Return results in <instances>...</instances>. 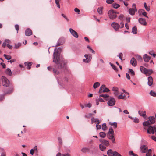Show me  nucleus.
Listing matches in <instances>:
<instances>
[{
	"mask_svg": "<svg viewBox=\"0 0 156 156\" xmlns=\"http://www.w3.org/2000/svg\"><path fill=\"white\" fill-rule=\"evenodd\" d=\"M61 51L60 48H56L53 54V61L58 65V69L63 68L65 65L64 59L60 55Z\"/></svg>",
	"mask_w": 156,
	"mask_h": 156,
	"instance_id": "1",
	"label": "nucleus"
},
{
	"mask_svg": "<svg viewBox=\"0 0 156 156\" xmlns=\"http://www.w3.org/2000/svg\"><path fill=\"white\" fill-rule=\"evenodd\" d=\"M155 122V118L154 116H150L148 117V120L144 122L143 125L144 126H149Z\"/></svg>",
	"mask_w": 156,
	"mask_h": 156,
	"instance_id": "2",
	"label": "nucleus"
},
{
	"mask_svg": "<svg viewBox=\"0 0 156 156\" xmlns=\"http://www.w3.org/2000/svg\"><path fill=\"white\" fill-rule=\"evenodd\" d=\"M108 15L110 19H114L116 18L117 16L116 13L113 10H109L108 12Z\"/></svg>",
	"mask_w": 156,
	"mask_h": 156,
	"instance_id": "3",
	"label": "nucleus"
},
{
	"mask_svg": "<svg viewBox=\"0 0 156 156\" xmlns=\"http://www.w3.org/2000/svg\"><path fill=\"white\" fill-rule=\"evenodd\" d=\"M2 80L3 86L7 87L9 86L10 83L8 79L5 76H2Z\"/></svg>",
	"mask_w": 156,
	"mask_h": 156,
	"instance_id": "4",
	"label": "nucleus"
},
{
	"mask_svg": "<svg viewBox=\"0 0 156 156\" xmlns=\"http://www.w3.org/2000/svg\"><path fill=\"white\" fill-rule=\"evenodd\" d=\"M84 57L86 58L83 60V61L86 63L90 62L92 59V55L91 54H85Z\"/></svg>",
	"mask_w": 156,
	"mask_h": 156,
	"instance_id": "5",
	"label": "nucleus"
},
{
	"mask_svg": "<svg viewBox=\"0 0 156 156\" xmlns=\"http://www.w3.org/2000/svg\"><path fill=\"white\" fill-rule=\"evenodd\" d=\"M115 99L112 97L109 98V100L108 102V105L110 106H112L115 105Z\"/></svg>",
	"mask_w": 156,
	"mask_h": 156,
	"instance_id": "6",
	"label": "nucleus"
},
{
	"mask_svg": "<svg viewBox=\"0 0 156 156\" xmlns=\"http://www.w3.org/2000/svg\"><path fill=\"white\" fill-rule=\"evenodd\" d=\"M140 150L142 153H146L148 150L147 146L145 145H141L140 147Z\"/></svg>",
	"mask_w": 156,
	"mask_h": 156,
	"instance_id": "7",
	"label": "nucleus"
},
{
	"mask_svg": "<svg viewBox=\"0 0 156 156\" xmlns=\"http://www.w3.org/2000/svg\"><path fill=\"white\" fill-rule=\"evenodd\" d=\"M99 141L102 144L106 146H108L109 145V141L105 139H100Z\"/></svg>",
	"mask_w": 156,
	"mask_h": 156,
	"instance_id": "8",
	"label": "nucleus"
},
{
	"mask_svg": "<svg viewBox=\"0 0 156 156\" xmlns=\"http://www.w3.org/2000/svg\"><path fill=\"white\" fill-rule=\"evenodd\" d=\"M112 27L116 31L118 30L120 27L119 25L115 22H113L111 24Z\"/></svg>",
	"mask_w": 156,
	"mask_h": 156,
	"instance_id": "9",
	"label": "nucleus"
},
{
	"mask_svg": "<svg viewBox=\"0 0 156 156\" xmlns=\"http://www.w3.org/2000/svg\"><path fill=\"white\" fill-rule=\"evenodd\" d=\"M138 113L140 115L142 116L144 118H146V112L145 111L139 110L138 112Z\"/></svg>",
	"mask_w": 156,
	"mask_h": 156,
	"instance_id": "10",
	"label": "nucleus"
},
{
	"mask_svg": "<svg viewBox=\"0 0 156 156\" xmlns=\"http://www.w3.org/2000/svg\"><path fill=\"white\" fill-rule=\"evenodd\" d=\"M69 31L72 35L76 38H78V33L71 28L69 29Z\"/></svg>",
	"mask_w": 156,
	"mask_h": 156,
	"instance_id": "11",
	"label": "nucleus"
},
{
	"mask_svg": "<svg viewBox=\"0 0 156 156\" xmlns=\"http://www.w3.org/2000/svg\"><path fill=\"white\" fill-rule=\"evenodd\" d=\"M137 11L136 8H130L129 10V13L132 15L135 14V12Z\"/></svg>",
	"mask_w": 156,
	"mask_h": 156,
	"instance_id": "12",
	"label": "nucleus"
},
{
	"mask_svg": "<svg viewBox=\"0 0 156 156\" xmlns=\"http://www.w3.org/2000/svg\"><path fill=\"white\" fill-rule=\"evenodd\" d=\"M130 63L133 66H136L137 65V61L134 58H132L130 60Z\"/></svg>",
	"mask_w": 156,
	"mask_h": 156,
	"instance_id": "13",
	"label": "nucleus"
},
{
	"mask_svg": "<svg viewBox=\"0 0 156 156\" xmlns=\"http://www.w3.org/2000/svg\"><path fill=\"white\" fill-rule=\"evenodd\" d=\"M148 84L149 86H151L153 83V79L151 76H149L148 78Z\"/></svg>",
	"mask_w": 156,
	"mask_h": 156,
	"instance_id": "14",
	"label": "nucleus"
},
{
	"mask_svg": "<svg viewBox=\"0 0 156 156\" xmlns=\"http://www.w3.org/2000/svg\"><path fill=\"white\" fill-rule=\"evenodd\" d=\"M25 34L26 36H29L32 35V32L30 29H27L25 31Z\"/></svg>",
	"mask_w": 156,
	"mask_h": 156,
	"instance_id": "15",
	"label": "nucleus"
},
{
	"mask_svg": "<svg viewBox=\"0 0 156 156\" xmlns=\"http://www.w3.org/2000/svg\"><path fill=\"white\" fill-rule=\"evenodd\" d=\"M143 58L146 62H148L151 59V57L148 56L147 54H145L143 56Z\"/></svg>",
	"mask_w": 156,
	"mask_h": 156,
	"instance_id": "16",
	"label": "nucleus"
},
{
	"mask_svg": "<svg viewBox=\"0 0 156 156\" xmlns=\"http://www.w3.org/2000/svg\"><path fill=\"white\" fill-rule=\"evenodd\" d=\"M32 64V62H26L25 63V66H26V67L28 69H30L31 68V66Z\"/></svg>",
	"mask_w": 156,
	"mask_h": 156,
	"instance_id": "17",
	"label": "nucleus"
},
{
	"mask_svg": "<svg viewBox=\"0 0 156 156\" xmlns=\"http://www.w3.org/2000/svg\"><path fill=\"white\" fill-rule=\"evenodd\" d=\"M132 33L134 34L137 33V29L136 26H134L132 29Z\"/></svg>",
	"mask_w": 156,
	"mask_h": 156,
	"instance_id": "18",
	"label": "nucleus"
},
{
	"mask_svg": "<svg viewBox=\"0 0 156 156\" xmlns=\"http://www.w3.org/2000/svg\"><path fill=\"white\" fill-rule=\"evenodd\" d=\"M14 87L12 86L9 88V90L6 92H4L5 94H10L12 93L13 91Z\"/></svg>",
	"mask_w": 156,
	"mask_h": 156,
	"instance_id": "19",
	"label": "nucleus"
},
{
	"mask_svg": "<svg viewBox=\"0 0 156 156\" xmlns=\"http://www.w3.org/2000/svg\"><path fill=\"white\" fill-rule=\"evenodd\" d=\"M152 72L153 71L151 69H147L144 74H146V76H149L152 73Z\"/></svg>",
	"mask_w": 156,
	"mask_h": 156,
	"instance_id": "20",
	"label": "nucleus"
},
{
	"mask_svg": "<svg viewBox=\"0 0 156 156\" xmlns=\"http://www.w3.org/2000/svg\"><path fill=\"white\" fill-rule=\"evenodd\" d=\"M123 94L122 93L120 95L118 96V99L126 100V96L125 94L124 95H122Z\"/></svg>",
	"mask_w": 156,
	"mask_h": 156,
	"instance_id": "21",
	"label": "nucleus"
},
{
	"mask_svg": "<svg viewBox=\"0 0 156 156\" xmlns=\"http://www.w3.org/2000/svg\"><path fill=\"white\" fill-rule=\"evenodd\" d=\"M103 10V7L102 6L99 7L97 9V11L99 14H102Z\"/></svg>",
	"mask_w": 156,
	"mask_h": 156,
	"instance_id": "22",
	"label": "nucleus"
},
{
	"mask_svg": "<svg viewBox=\"0 0 156 156\" xmlns=\"http://www.w3.org/2000/svg\"><path fill=\"white\" fill-rule=\"evenodd\" d=\"M140 23L142 25L146 26L147 24V22L146 20H138Z\"/></svg>",
	"mask_w": 156,
	"mask_h": 156,
	"instance_id": "23",
	"label": "nucleus"
},
{
	"mask_svg": "<svg viewBox=\"0 0 156 156\" xmlns=\"http://www.w3.org/2000/svg\"><path fill=\"white\" fill-rule=\"evenodd\" d=\"M90 149L88 148L84 147L82 149L81 151L83 153L88 152L90 151Z\"/></svg>",
	"mask_w": 156,
	"mask_h": 156,
	"instance_id": "24",
	"label": "nucleus"
},
{
	"mask_svg": "<svg viewBox=\"0 0 156 156\" xmlns=\"http://www.w3.org/2000/svg\"><path fill=\"white\" fill-rule=\"evenodd\" d=\"M6 73L10 76L12 75V72L11 70L9 68H8L6 69Z\"/></svg>",
	"mask_w": 156,
	"mask_h": 156,
	"instance_id": "25",
	"label": "nucleus"
},
{
	"mask_svg": "<svg viewBox=\"0 0 156 156\" xmlns=\"http://www.w3.org/2000/svg\"><path fill=\"white\" fill-rule=\"evenodd\" d=\"M139 12H142V14L145 16V17H146L147 18H148V17L147 16V14L144 11V10L142 9H140L139 10Z\"/></svg>",
	"mask_w": 156,
	"mask_h": 156,
	"instance_id": "26",
	"label": "nucleus"
},
{
	"mask_svg": "<svg viewBox=\"0 0 156 156\" xmlns=\"http://www.w3.org/2000/svg\"><path fill=\"white\" fill-rule=\"evenodd\" d=\"M99 147L100 150L102 151H104L106 148V147L102 144H100Z\"/></svg>",
	"mask_w": 156,
	"mask_h": 156,
	"instance_id": "27",
	"label": "nucleus"
},
{
	"mask_svg": "<svg viewBox=\"0 0 156 156\" xmlns=\"http://www.w3.org/2000/svg\"><path fill=\"white\" fill-rule=\"evenodd\" d=\"M9 41L8 39H6L5 40V42L3 43L2 45V46L3 47H5L6 45L7 44L9 43Z\"/></svg>",
	"mask_w": 156,
	"mask_h": 156,
	"instance_id": "28",
	"label": "nucleus"
},
{
	"mask_svg": "<svg viewBox=\"0 0 156 156\" xmlns=\"http://www.w3.org/2000/svg\"><path fill=\"white\" fill-rule=\"evenodd\" d=\"M140 69L141 72L144 74L147 69L145 68L143 66H141L140 67Z\"/></svg>",
	"mask_w": 156,
	"mask_h": 156,
	"instance_id": "29",
	"label": "nucleus"
},
{
	"mask_svg": "<svg viewBox=\"0 0 156 156\" xmlns=\"http://www.w3.org/2000/svg\"><path fill=\"white\" fill-rule=\"evenodd\" d=\"M112 7L115 9H117L120 7V5L117 3H114L112 4Z\"/></svg>",
	"mask_w": 156,
	"mask_h": 156,
	"instance_id": "30",
	"label": "nucleus"
},
{
	"mask_svg": "<svg viewBox=\"0 0 156 156\" xmlns=\"http://www.w3.org/2000/svg\"><path fill=\"white\" fill-rule=\"evenodd\" d=\"M105 87V85H103L100 87L98 92L99 93L101 94L102 93V91L104 89Z\"/></svg>",
	"mask_w": 156,
	"mask_h": 156,
	"instance_id": "31",
	"label": "nucleus"
},
{
	"mask_svg": "<svg viewBox=\"0 0 156 156\" xmlns=\"http://www.w3.org/2000/svg\"><path fill=\"white\" fill-rule=\"evenodd\" d=\"M99 135L100 137L104 138L105 137L106 134L105 132H101L99 133Z\"/></svg>",
	"mask_w": 156,
	"mask_h": 156,
	"instance_id": "32",
	"label": "nucleus"
},
{
	"mask_svg": "<svg viewBox=\"0 0 156 156\" xmlns=\"http://www.w3.org/2000/svg\"><path fill=\"white\" fill-rule=\"evenodd\" d=\"M100 85V83L98 82H95L93 85V87L94 89H96Z\"/></svg>",
	"mask_w": 156,
	"mask_h": 156,
	"instance_id": "33",
	"label": "nucleus"
},
{
	"mask_svg": "<svg viewBox=\"0 0 156 156\" xmlns=\"http://www.w3.org/2000/svg\"><path fill=\"white\" fill-rule=\"evenodd\" d=\"M53 72L54 73L55 75H58L60 74V72L58 71L57 69H56L55 68H53Z\"/></svg>",
	"mask_w": 156,
	"mask_h": 156,
	"instance_id": "34",
	"label": "nucleus"
},
{
	"mask_svg": "<svg viewBox=\"0 0 156 156\" xmlns=\"http://www.w3.org/2000/svg\"><path fill=\"white\" fill-rule=\"evenodd\" d=\"M102 129L104 131H105L107 129V127L106 123H103L102 125Z\"/></svg>",
	"mask_w": 156,
	"mask_h": 156,
	"instance_id": "35",
	"label": "nucleus"
},
{
	"mask_svg": "<svg viewBox=\"0 0 156 156\" xmlns=\"http://www.w3.org/2000/svg\"><path fill=\"white\" fill-rule=\"evenodd\" d=\"M144 7L146 9V10L147 11H149L150 10V7L149 6H147V5L146 3V2H144Z\"/></svg>",
	"mask_w": 156,
	"mask_h": 156,
	"instance_id": "36",
	"label": "nucleus"
},
{
	"mask_svg": "<svg viewBox=\"0 0 156 156\" xmlns=\"http://www.w3.org/2000/svg\"><path fill=\"white\" fill-rule=\"evenodd\" d=\"M98 119L95 118L94 117H93L91 119V123L93 124V123H96L97 122Z\"/></svg>",
	"mask_w": 156,
	"mask_h": 156,
	"instance_id": "37",
	"label": "nucleus"
},
{
	"mask_svg": "<svg viewBox=\"0 0 156 156\" xmlns=\"http://www.w3.org/2000/svg\"><path fill=\"white\" fill-rule=\"evenodd\" d=\"M113 152L111 149H109L107 152V154L108 156H112V154H113Z\"/></svg>",
	"mask_w": 156,
	"mask_h": 156,
	"instance_id": "38",
	"label": "nucleus"
},
{
	"mask_svg": "<svg viewBox=\"0 0 156 156\" xmlns=\"http://www.w3.org/2000/svg\"><path fill=\"white\" fill-rule=\"evenodd\" d=\"M136 58L138 61L142 62V59L140 55H136Z\"/></svg>",
	"mask_w": 156,
	"mask_h": 156,
	"instance_id": "39",
	"label": "nucleus"
},
{
	"mask_svg": "<svg viewBox=\"0 0 156 156\" xmlns=\"http://www.w3.org/2000/svg\"><path fill=\"white\" fill-rule=\"evenodd\" d=\"M109 124L111 126H113L114 127V128H116L117 127V123L116 122H114V123L110 122Z\"/></svg>",
	"mask_w": 156,
	"mask_h": 156,
	"instance_id": "40",
	"label": "nucleus"
},
{
	"mask_svg": "<svg viewBox=\"0 0 156 156\" xmlns=\"http://www.w3.org/2000/svg\"><path fill=\"white\" fill-rule=\"evenodd\" d=\"M107 136L108 138L109 139H111L114 137H115L114 134L110 135V134H107Z\"/></svg>",
	"mask_w": 156,
	"mask_h": 156,
	"instance_id": "41",
	"label": "nucleus"
},
{
	"mask_svg": "<svg viewBox=\"0 0 156 156\" xmlns=\"http://www.w3.org/2000/svg\"><path fill=\"white\" fill-rule=\"evenodd\" d=\"M108 134H114L113 130L112 128V127H111L109 129V131H108Z\"/></svg>",
	"mask_w": 156,
	"mask_h": 156,
	"instance_id": "42",
	"label": "nucleus"
},
{
	"mask_svg": "<svg viewBox=\"0 0 156 156\" xmlns=\"http://www.w3.org/2000/svg\"><path fill=\"white\" fill-rule=\"evenodd\" d=\"M151 149H149L147 150V152L146 154V156H151Z\"/></svg>",
	"mask_w": 156,
	"mask_h": 156,
	"instance_id": "43",
	"label": "nucleus"
},
{
	"mask_svg": "<svg viewBox=\"0 0 156 156\" xmlns=\"http://www.w3.org/2000/svg\"><path fill=\"white\" fill-rule=\"evenodd\" d=\"M4 56L7 60H9L11 58V56L9 55L4 54Z\"/></svg>",
	"mask_w": 156,
	"mask_h": 156,
	"instance_id": "44",
	"label": "nucleus"
},
{
	"mask_svg": "<svg viewBox=\"0 0 156 156\" xmlns=\"http://www.w3.org/2000/svg\"><path fill=\"white\" fill-rule=\"evenodd\" d=\"M58 141L59 144L60 145H62V138L60 137H58Z\"/></svg>",
	"mask_w": 156,
	"mask_h": 156,
	"instance_id": "45",
	"label": "nucleus"
},
{
	"mask_svg": "<svg viewBox=\"0 0 156 156\" xmlns=\"http://www.w3.org/2000/svg\"><path fill=\"white\" fill-rule=\"evenodd\" d=\"M129 72L131 73V74L132 76H134L135 75L134 72L132 69H130L129 70Z\"/></svg>",
	"mask_w": 156,
	"mask_h": 156,
	"instance_id": "46",
	"label": "nucleus"
},
{
	"mask_svg": "<svg viewBox=\"0 0 156 156\" xmlns=\"http://www.w3.org/2000/svg\"><path fill=\"white\" fill-rule=\"evenodd\" d=\"M113 156H122L121 155L116 151H114L113 153Z\"/></svg>",
	"mask_w": 156,
	"mask_h": 156,
	"instance_id": "47",
	"label": "nucleus"
},
{
	"mask_svg": "<svg viewBox=\"0 0 156 156\" xmlns=\"http://www.w3.org/2000/svg\"><path fill=\"white\" fill-rule=\"evenodd\" d=\"M129 154L130 155H132L133 156H138L137 154H134L133 151H129Z\"/></svg>",
	"mask_w": 156,
	"mask_h": 156,
	"instance_id": "48",
	"label": "nucleus"
},
{
	"mask_svg": "<svg viewBox=\"0 0 156 156\" xmlns=\"http://www.w3.org/2000/svg\"><path fill=\"white\" fill-rule=\"evenodd\" d=\"M133 120L134 123H139V119L136 117L134 118Z\"/></svg>",
	"mask_w": 156,
	"mask_h": 156,
	"instance_id": "49",
	"label": "nucleus"
},
{
	"mask_svg": "<svg viewBox=\"0 0 156 156\" xmlns=\"http://www.w3.org/2000/svg\"><path fill=\"white\" fill-rule=\"evenodd\" d=\"M150 94L151 96H154V97L156 96V93L154 92H153L152 90H151L150 91Z\"/></svg>",
	"mask_w": 156,
	"mask_h": 156,
	"instance_id": "50",
	"label": "nucleus"
},
{
	"mask_svg": "<svg viewBox=\"0 0 156 156\" xmlns=\"http://www.w3.org/2000/svg\"><path fill=\"white\" fill-rule=\"evenodd\" d=\"M110 64L111 65L112 68L115 71H117V69L116 66L114 65L113 64L110 62Z\"/></svg>",
	"mask_w": 156,
	"mask_h": 156,
	"instance_id": "51",
	"label": "nucleus"
},
{
	"mask_svg": "<svg viewBox=\"0 0 156 156\" xmlns=\"http://www.w3.org/2000/svg\"><path fill=\"white\" fill-rule=\"evenodd\" d=\"M100 97H102L104 98L108 97H109V95L108 94H102L100 95Z\"/></svg>",
	"mask_w": 156,
	"mask_h": 156,
	"instance_id": "52",
	"label": "nucleus"
},
{
	"mask_svg": "<svg viewBox=\"0 0 156 156\" xmlns=\"http://www.w3.org/2000/svg\"><path fill=\"white\" fill-rule=\"evenodd\" d=\"M109 91V89L106 87H105L104 89L102 91V93L103 92H107Z\"/></svg>",
	"mask_w": 156,
	"mask_h": 156,
	"instance_id": "53",
	"label": "nucleus"
},
{
	"mask_svg": "<svg viewBox=\"0 0 156 156\" xmlns=\"http://www.w3.org/2000/svg\"><path fill=\"white\" fill-rule=\"evenodd\" d=\"M117 56L120 58V59L122 61L123 54L122 53H120Z\"/></svg>",
	"mask_w": 156,
	"mask_h": 156,
	"instance_id": "54",
	"label": "nucleus"
},
{
	"mask_svg": "<svg viewBox=\"0 0 156 156\" xmlns=\"http://www.w3.org/2000/svg\"><path fill=\"white\" fill-rule=\"evenodd\" d=\"M1 151V156H6V153L5 151L3 149H2Z\"/></svg>",
	"mask_w": 156,
	"mask_h": 156,
	"instance_id": "55",
	"label": "nucleus"
},
{
	"mask_svg": "<svg viewBox=\"0 0 156 156\" xmlns=\"http://www.w3.org/2000/svg\"><path fill=\"white\" fill-rule=\"evenodd\" d=\"M21 46V43H19L15 44V47L17 49L20 47Z\"/></svg>",
	"mask_w": 156,
	"mask_h": 156,
	"instance_id": "56",
	"label": "nucleus"
},
{
	"mask_svg": "<svg viewBox=\"0 0 156 156\" xmlns=\"http://www.w3.org/2000/svg\"><path fill=\"white\" fill-rule=\"evenodd\" d=\"M114 2L113 0H107L106 2L108 4H112Z\"/></svg>",
	"mask_w": 156,
	"mask_h": 156,
	"instance_id": "57",
	"label": "nucleus"
},
{
	"mask_svg": "<svg viewBox=\"0 0 156 156\" xmlns=\"http://www.w3.org/2000/svg\"><path fill=\"white\" fill-rule=\"evenodd\" d=\"M91 104L90 103H89L87 104H86L85 105V106L86 107H88L90 108L91 107Z\"/></svg>",
	"mask_w": 156,
	"mask_h": 156,
	"instance_id": "58",
	"label": "nucleus"
},
{
	"mask_svg": "<svg viewBox=\"0 0 156 156\" xmlns=\"http://www.w3.org/2000/svg\"><path fill=\"white\" fill-rule=\"evenodd\" d=\"M15 28L16 30H17V33H18V30L19 29V26L18 25H15Z\"/></svg>",
	"mask_w": 156,
	"mask_h": 156,
	"instance_id": "59",
	"label": "nucleus"
},
{
	"mask_svg": "<svg viewBox=\"0 0 156 156\" xmlns=\"http://www.w3.org/2000/svg\"><path fill=\"white\" fill-rule=\"evenodd\" d=\"M124 16L122 14H120L118 17L119 20H122L123 19Z\"/></svg>",
	"mask_w": 156,
	"mask_h": 156,
	"instance_id": "60",
	"label": "nucleus"
},
{
	"mask_svg": "<svg viewBox=\"0 0 156 156\" xmlns=\"http://www.w3.org/2000/svg\"><path fill=\"white\" fill-rule=\"evenodd\" d=\"M118 89L117 87H113L112 90L115 92L118 91Z\"/></svg>",
	"mask_w": 156,
	"mask_h": 156,
	"instance_id": "61",
	"label": "nucleus"
},
{
	"mask_svg": "<svg viewBox=\"0 0 156 156\" xmlns=\"http://www.w3.org/2000/svg\"><path fill=\"white\" fill-rule=\"evenodd\" d=\"M74 11L76 13H77L78 14H79L80 12V10L77 8H76L74 9Z\"/></svg>",
	"mask_w": 156,
	"mask_h": 156,
	"instance_id": "62",
	"label": "nucleus"
},
{
	"mask_svg": "<svg viewBox=\"0 0 156 156\" xmlns=\"http://www.w3.org/2000/svg\"><path fill=\"white\" fill-rule=\"evenodd\" d=\"M4 98V95H0V101H1L3 100Z\"/></svg>",
	"mask_w": 156,
	"mask_h": 156,
	"instance_id": "63",
	"label": "nucleus"
},
{
	"mask_svg": "<svg viewBox=\"0 0 156 156\" xmlns=\"http://www.w3.org/2000/svg\"><path fill=\"white\" fill-rule=\"evenodd\" d=\"M61 156H71L70 154L69 153L66 154H62Z\"/></svg>",
	"mask_w": 156,
	"mask_h": 156,
	"instance_id": "64",
	"label": "nucleus"
}]
</instances>
